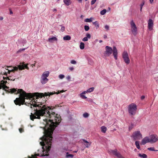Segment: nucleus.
I'll return each mask as SVG.
<instances>
[{
	"mask_svg": "<svg viewBox=\"0 0 158 158\" xmlns=\"http://www.w3.org/2000/svg\"><path fill=\"white\" fill-rule=\"evenodd\" d=\"M85 145L86 147L88 148L89 146L90 145V144L89 143H86V144H85Z\"/></svg>",
	"mask_w": 158,
	"mask_h": 158,
	"instance_id": "43",
	"label": "nucleus"
},
{
	"mask_svg": "<svg viewBox=\"0 0 158 158\" xmlns=\"http://www.w3.org/2000/svg\"><path fill=\"white\" fill-rule=\"evenodd\" d=\"M136 109V105L133 103L131 104L128 106V112L132 115H134L135 114Z\"/></svg>",
	"mask_w": 158,
	"mask_h": 158,
	"instance_id": "4",
	"label": "nucleus"
},
{
	"mask_svg": "<svg viewBox=\"0 0 158 158\" xmlns=\"http://www.w3.org/2000/svg\"><path fill=\"white\" fill-rule=\"evenodd\" d=\"M106 9H104L101 11L100 14L102 15H104L106 13Z\"/></svg>",
	"mask_w": 158,
	"mask_h": 158,
	"instance_id": "26",
	"label": "nucleus"
},
{
	"mask_svg": "<svg viewBox=\"0 0 158 158\" xmlns=\"http://www.w3.org/2000/svg\"><path fill=\"white\" fill-rule=\"evenodd\" d=\"M64 75H62V74H60L59 75V77L61 79H62L64 78Z\"/></svg>",
	"mask_w": 158,
	"mask_h": 158,
	"instance_id": "34",
	"label": "nucleus"
},
{
	"mask_svg": "<svg viewBox=\"0 0 158 158\" xmlns=\"http://www.w3.org/2000/svg\"><path fill=\"white\" fill-rule=\"evenodd\" d=\"M138 156H139L141 158H147V155L146 154H143H143L139 153L138 154Z\"/></svg>",
	"mask_w": 158,
	"mask_h": 158,
	"instance_id": "19",
	"label": "nucleus"
},
{
	"mask_svg": "<svg viewBox=\"0 0 158 158\" xmlns=\"http://www.w3.org/2000/svg\"><path fill=\"white\" fill-rule=\"evenodd\" d=\"M19 131L20 133H21L24 131V130L23 128H20L19 129Z\"/></svg>",
	"mask_w": 158,
	"mask_h": 158,
	"instance_id": "37",
	"label": "nucleus"
},
{
	"mask_svg": "<svg viewBox=\"0 0 158 158\" xmlns=\"http://www.w3.org/2000/svg\"><path fill=\"white\" fill-rule=\"evenodd\" d=\"M94 87H91L89 89L86 91H85L86 92V93H90L93 92L94 91Z\"/></svg>",
	"mask_w": 158,
	"mask_h": 158,
	"instance_id": "22",
	"label": "nucleus"
},
{
	"mask_svg": "<svg viewBox=\"0 0 158 158\" xmlns=\"http://www.w3.org/2000/svg\"><path fill=\"white\" fill-rule=\"evenodd\" d=\"M65 27L64 26H62L61 27V28L60 29V31H62L63 32L65 31Z\"/></svg>",
	"mask_w": 158,
	"mask_h": 158,
	"instance_id": "36",
	"label": "nucleus"
},
{
	"mask_svg": "<svg viewBox=\"0 0 158 158\" xmlns=\"http://www.w3.org/2000/svg\"><path fill=\"white\" fill-rule=\"evenodd\" d=\"M28 65V64H24V62H23L22 63V64L19 65H18L19 69L20 70H22L26 69L28 70L29 69V68L27 66Z\"/></svg>",
	"mask_w": 158,
	"mask_h": 158,
	"instance_id": "10",
	"label": "nucleus"
},
{
	"mask_svg": "<svg viewBox=\"0 0 158 158\" xmlns=\"http://www.w3.org/2000/svg\"><path fill=\"white\" fill-rule=\"evenodd\" d=\"M149 137H144L142 140L141 144L144 145L147 143H150Z\"/></svg>",
	"mask_w": 158,
	"mask_h": 158,
	"instance_id": "12",
	"label": "nucleus"
},
{
	"mask_svg": "<svg viewBox=\"0 0 158 158\" xmlns=\"http://www.w3.org/2000/svg\"><path fill=\"white\" fill-rule=\"evenodd\" d=\"M3 19V18L2 17H0V20H2Z\"/></svg>",
	"mask_w": 158,
	"mask_h": 158,
	"instance_id": "49",
	"label": "nucleus"
},
{
	"mask_svg": "<svg viewBox=\"0 0 158 158\" xmlns=\"http://www.w3.org/2000/svg\"><path fill=\"white\" fill-rule=\"evenodd\" d=\"M85 48V44L83 42H81L80 45V48L81 49H83Z\"/></svg>",
	"mask_w": 158,
	"mask_h": 158,
	"instance_id": "24",
	"label": "nucleus"
},
{
	"mask_svg": "<svg viewBox=\"0 0 158 158\" xmlns=\"http://www.w3.org/2000/svg\"><path fill=\"white\" fill-rule=\"evenodd\" d=\"M24 1H26V0H24Z\"/></svg>",
	"mask_w": 158,
	"mask_h": 158,
	"instance_id": "60",
	"label": "nucleus"
},
{
	"mask_svg": "<svg viewBox=\"0 0 158 158\" xmlns=\"http://www.w3.org/2000/svg\"><path fill=\"white\" fill-rule=\"evenodd\" d=\"M58 1H60V0H57Z\"/></svg>",
	"mask_w": 158,
	"mask_h": 158,
	"instance_id": "59",
	"label": "nucleus"
},
{
	"mask_svg": "<svg viewBox=\"0 0 158 158\" xmlns=\"http://www.w3.org/2000/svg\"><path fill=\"white\" fill-rule=\"evenodd\" d=\"M83 140V141L84 142H85V143H89V142H87V141L85 140V139H84Z\"/></svg>",
	"mask_w": 158,
	"mask_h": 158,
	"instance_id": "47",
	"label": "nucleus"
},
{
	"mask_svg": "<svg viewBox=\"0 0 158 158\" xmlns=\"http://www.w3.org/2000/svg\"><path fill=\"white\" fill-rule=\"evenodd\" d=\"M71 63L73 64H76V62L74 60H72L71 61Z\"/></svg>",
	"mask_w": 158,
	"mask_h": 158,
	"instance_id": "35",
	"label": "nucleus"
},
{
	"mask_svg": "<svg viewBox=\"0 0 158 158\" xmlns=\"http://www.w3.org/2000/svg\"><path fill=\"white\" fill-rule=\"evenodd\" d=\"M40 81L42 84H44L48 81V79L47 78V77L41 76Z\"/></svg>",
	"mask_w": 158,
	"mask_h": 158,
	"instance_id": "13",
	"label": "nucleus"
},
{
	"mask_svg": "<svg viewBox=\"0 0 158 158\" xmlns=\"http://www.w3.org/2000/svg\"><path fill=\"white\" fill-rule=\"evenodd\" d=\"M11 71H12V70H8V73H10V72Z\"/></svg>",
	"mask_w": 158,
	"mask_h": 158,
	"instance_id": "53",
	"label": "nucleus"
},
{
	"mask_svg": "<svg viewBox=\"0 0 158 158\" xmlns=\"http://www.w3.org/2000/svg\"><path fill=\"white\" fill-rule=\"evenodd\" d=\"M84 28L85 31H88L89 29V26L85 25L84 26Z\"/></svg>",
	"mask_w": 158,
	"mask_h": 158,
	"instance_id": "29",
	"label": "nucleus"
},
{
	"mask_svg": "<svg viewBox=\"0 0 158 158\" xmlns=\"http://www.w3.org/2000/svg\"><path fill=\"white\" fill-rule=\"evenodd\" d=\"M107 36L106 35H104V38L105 39L107 38Z\"/></svg>",
	"mask_w": 158,
	"mask_h": 158,
	"instance_id": "52",
	"label": "nucleus"
},
{
	"mask_svg": "<svg viewBox=\"0 0 158 158\" xmlns=\"http://www.w3.org/2000/svg\"><path fill=\"white\" fill-rule=\"evenodd\" d=\"M73 156V155L72 154H67L66 155V157H71L72 158Z\"/></svg>",
	"mask_w": 158,
	"mask_h": 158,
	"instance_id": "38",
	"label": "nucleus"
},
{
	"mask_svg": "<svg viewBox=\"0 0 158 158\" xmlns=\"http://www.w3.org/2000/svg\"><path fill=\"white\" fill-rule=\"evenodd\" d=\"M26 49V48H20L17 51V52L19 53L22 51H23L25 50Z\"/></svg>",
	"mask_w": 158,
	"mask_h": 158,
	"instance_id": "33",
	"label": "nucleus"
},
{
	"mask_svg": "<svg viewBox=\"0 0 158 158\" xmlns=\"http://www.w3.org/2000/svg\"><path fill=\"white\" fill-rule=\"evenodd\" d=\"M87 0H85V1H87Z\"/></svg>",
	"mask_w": 158,
	"mask_h": 158,
	"instance_id": "61",
	"label": "nucleus"
},
{
	"mask_svg": "<svg viewBox=\"0 0 158 158\" xmlns=\"http://www.w3.org/2000/svg\"><path fill=\"white\" fill-rule=\"evenodd\" d=\"M66 78L68 80H69L71 79V77L69 76H68L66 77Z\"/></svg>",
	"mask_w": 158,
	"mask_h": 158,
	"instance_id": "44",
	"label": "nucleus"
},
{
	"mask_svg": "<svg viewBox=\"0 0 158 158\" xmlns=\"http://www.w3.org/2000/svg\"><path fill=\"white\" fill-rule=\"evenodd\" d=\"M133 126L132 124L129 127V131H130L133 128Z\"/></svg>",
	"mask_w": 158,
	"mask_h": 158,
	"instance_id": "41",
	"label": "nucleus"
},
{
	"mask_svg": "<svg viewBox=\"0 0 158 158\" xmlns=\"http://www.w3.org/2000/svg\"><path fill=\"white\" fill-rule=\"evenodd\" d=\"M106 51L104 52V55L105 56H109L113 52V55L115 60L117 59L118 52L116 47L114 46L112 48L108 46H106L105 47Z\"/></svg>",
	"mask_w": 158,
	"mask_h": 158,
	"instance_id": "2",
	"label": "nucleus"
},
{
	"mask_svg": "<svg viewBox=\"0 0 158 158\" xmlns=\"http://www.w3.org/2000/svg\"><path fill=\"white\" fill-rule=\"evenodd\" d=\"M18 69H19L18 66V67H14V69L12 70V72H14L15 71H17L18 70Z\"/></svg>",
	"mask_w": 158,
	"mask_h": 158,
	"instance_id": "32",
	"label": "nucleus"
},
{
	"mask_svg": "<svg viewBox=\"0 0 158 158\" xmlns=\"http://www.w3.org/2000/svg\"><path fill=\"white\" fill-rule=\"evenodd\" d=\"M92 18H90V19H86L85 20V21L86 22H90L92 21Z\"/></svg>",
	"mask_w": 158,
	"mask_h": 158,
	"instance_id": "27",
	"label": "nucleus"
},
{
	"mask_svg": "<svg viewBox=\"0 0 158 158\" xmlns=\"http://www.w3.org/2000/svg\"><path fill=\"white\" fill-rule=\"evenodd\" d=\"M135 144L137 148L139 149L140 148V147L139 144V142L138 141H136L135 142Z\"/></svg>",
	"mask_w": 158,
	"mask_h": 158,
	"instance_id": "25",
	"label": "nucleus"
},
{
	"mask_svg": "<svg viewBox=\"0 0 158 158\" xmlns=\"http://www.w3.org/2000/svg\"><path fill=\"white\" fill-rule=\"evenodd\" d=\"M153 23L152 20L151 19H149L148 22V27L150 30H152V29Z\"/></svg>",
	"mask_w": 158,
	"mask_h": 158,
	"instance_id": "11",
	"label": "nucleus"
},
{
	"mask_svg": "<svg viewBox=\"0 0 158 158\" xmlns=\"http://www.w3.org/2000/svg\"><path fill=\"white\" fill-rule=\"evenodd\" d=\"M10 14H13V12H12V11L11 10L10 11Z\"/></svg>",
	"mask_w": 158,
	"mask_h": 158,
	"instance_id": "55",
	"label": "nucleus"
},
{
	"mask_svg": "<svg viewBox=\"0 0 158 158\" xmlns=\"http://www.w3.org/2000/svg\"><path fill=\"white\" fill-rule=\"evenodd\" d=\"M131 137H133L134 140H139L142 138V135L140 131H137L133 133Z\"/></svg>",
	"mask_w": 158,
	"mask_h": 158,
	"instance_id": "5",
	"label": "nucleus"
},
{
	"mask_svg": "<svg viewBox=\"0 0 158 158\" xmlns=\"http://www.w3.org/2000/svg\"><path fill=\"white\" fill-rule=\"evenodd\" d=\"M6 78H8V79L10 80H13V81H14L15 79H13L12 77H6Z\"/></svg>",
	"mask_w": 158,
	"mask_h": 158,
	"instance_id": "39",
	"label": "nucleus"
},
{
	"mask_svg": "<svg viewBox=\"0 0 158 158\" xmlns=\"http://www.w3.org/2000/svg\"><path fill=\"white\" fill-rule=\"evenodd\" d=\"M49 74V72L48 71H46L44 72L42 74V76L44 77H48Z\"/></svg>",
	"mask_w": 158,
	"mask_h": 158,
	"instance_id": "17",
	"label": "nucleus"
},
{
	"mask_svg": "<svg viewBox=\"0 0 158 158\" xmlns=\"http://www.w3.org/2000/svg\"><path fill=\"white\" fill-rule=\"evenodd\" d=\"M82 0H78V1L80 2H81Z\"/></svg>",
	"mask_w": 158,
	"mask_h": 158,
	"instance_id": "54",
	"label": "nucleus"
},
{
	"mask_svg": "<svg viewBox=\"0 0 158 158\" xmlns=\"http://www.w3.org/2000/svg\"><path fill=\"white\" fill-rule=\"evenodd\" d=\"M86 92L84 91L83 92L81 93L80 94V97L82 99H86L87 98V97H86L85 95L84 94H86Z\"/></svg>",
	"mask_w": 158,
	"mask_h": 158,
	"instance_id": "16",
	"label": "nucleus"
},
{
	"mask_svg": "<svg viewBox=\"0 0 158 158\" xmlns=\"http://www.w3.org/2000/svg\"><path fill=\"white\" fill-rule=\"evenodd\" d=\"M144 2H143L140 5V10L141 11H142L143 6L144 5Z\"/></svg>",
	"mask_w": 158,
	"mask_h": 158,
	"instance_id": "30",
	"label": "nucleus"
},
{
	"mask_svg": "<svg viewBox=\"0 0 158 158\" xmlns=\"http://www.w3.org/2000/svg\"><path fill=\"white\" fill-rule=\"evenodd\" d=\"M123 58L124 61L127 64H128L130 61L128 54L126 51H124L123 54Z\"/></svg>",
	"mask_w": 158,
	"mask_h": 158,
	"instance_id": "8",
	"label": "nucleus"
},
{
	"mask_svg": "<svg viewBox=\"0 0 158 158\" xmlns=\"http://www.w3.org/2000/svg\"><path fill=\"white\" fill-rule=\"evenodd\" d=\"M99 42L100 43H101L102 42V40H100L99 41Z\"/></svg>",
	"mask_w": 158,
	"mask_h": 158,
	"instance_id": "56",
	"label": "nucleus"
},
{
	"mask_svg": "<svg viewBox=\"0 0 158 158\" xmlns=\"http://www.w3.org/2000/svg\"><path fill=\"white\" fill-rule=\"evenodd\" d=\"M151 143H155L158 140V137L156 135H152L149 136Z\"/></svg>",
	"mask_w": 158,
	"mask_h": 158,
	"instance_id": "9",
	"label": "nucleus"
},
{
	"mask_svg": "<svg viewBox=\"0 0 158 158\" xmlns=\"http://www.w3.org/2000/svg\"><path fill=\"white\" fill-rule=\"evenodd\" d=\"M106 128L105 126H102L101 127V131L103 133H106Z\"/></svg>",
	"mask_w": 158,
	"mask_h": 158,
	"instance_id": "20",
	"label": "nucleus"
},
{
	"mask_svg": "<svg viewBox=\"0 0 158 158\" xmlns=\"http://www.w3.org/2000/svg\"><path fill=\"white\" fill-rule=\"evenodd\" d=\"M71 37L70 36L67 35L64 37L63 39L64 40H69L71 39Z\"/></svg>",
	"mask_w": 158,
	"mask_h": 158,
	"instance_id": "21",
	"label": "nucleus"
},
{
	"mask_svg": "<svg viewBox=\"0 0 158 158\" xmlns=\"http://www.w3.org/2000/svg\"><path fill=\"white\" fill-rule=\"evenodd\" d=\"M64 3L67 6H69L71 3V1L70 0H63Z\"/></svg>",
	"mask_w": 158,
	"mask_h": 158,
	"instance_id": "15",
	"label": "nucleus"
},
{
	"mask_svg": "<svg viewBox=\"0 0 158 158\" xmlns=\"http://www.w3.org/2000/svg\"><path fill=\"white\" fill-rule=\"evenodd\" d=\"M148 149L149 151H158V150H155L154 148V147H150L148 148Z\"/></svg>",
	"mask_w": 158,
	"mask_h": 158,
	"instance_id": "28",
	"label": "nucleus"
},
{
	"mask_svg": "<svg viewBox=\"0 0 158 158\" xmlns=\"http://www.w3.org/2000/svg\"><path fill=\"white\" fill-rule=\"evenodd\" d=\"M64 92V90H62L60 91H58L57 92H56L55 91H53L52 92H45L44 93H35L34 94V97H35L36 98H42L43 97H45L46 98H47V97H49L51 95H52L54 94H58L60 93H63Z\"/></svg>",
	"mask_w": 158,
	"mask_h": 158,
	"instance_id": "3",
	"label": "nucleus"
},
{
	"mask_svg": "<svg viewBox=\"0 0 158 158\" xmlns=\"http://www.w3.org/2000/svg\"><path fill=\"white\" fill-rule=\"evenodd\" d=\"M35 64H32L31 65V67H33L34 66H35Z\"/></svg>",
	"mask_w": 158,
	"mask_h": 158,
	"instance_id": "50",
	"label": "nucleus"
},
{
	"mask_svg": "<svg viewBox=\"0 0 158 158\" xmlns=\"http://www.w3.org/2000/svg\"><path fill=\"white\" fill-rule=\"evenodd\" d=\"M105 28L106 29L108 30L109 29V26L107 25H106Z\"/></svg>",
	"mask_w": 158,
	"mask_h": 158,
	"instance_id": "42",
	"label": "nucleus"
},
{
	"mask_svg": "<svg viewBox=\"0 0 158 158\" xmlns=\"http://www.w3.org/2000/svg\"><path fill=\"white\" fill-rule=\"evenodd\" d=\"M108 152L110 154H113L118 158H124L120 152H118L117 149H115L114 150L110 149L108 151Z\"/></svg>",
	"mask_w": 158,
	"mask_h": 158,
	"instance_id": "6",
	"label": "nucleus"
},
{
	"mask_svg": "<svg viewBox=\"0 0 158 158\" xmlns=\"http://www.w3.org/2000/svg\"><path fill=\"white\" fill-rule=\"evenodd\" d=\"M97 0H92L91 2V4L92 5H93L95 3Z\"/></svg>",
	"mask_w": 158,
	"mask_h": 158,
	"instance_id": "40",
	"label": "nucleus"
},
{
	"mask_svg": "<svg viewBox=\"0 0 158 158\" xmlns=\"http://www.w3.org/2000/svg\"><path fill=\"white\" fill-rule=\"evenodd\" d=\"M149 1L151 3H152L153 2V0H149Z\"/></svg>",
	"mask_w": 158,
	"mask_h": 158,
	"instance_id": "51",
	"label": "nucleus"
},
{
	"mask_svg": "<svg viewBox=\"0 0 158 158\" xmlns=\"http://www.w3.org/2000/svg\"><path fill=\"white\" fill-rule=\"evenodd\" d=\"M2 89L3 90L9 93H13L17 94H20L19 97L16 98L14 101L15 105L20 106L21 105L25 104L27 105V103L30 104V107L32 108V106L33 107H38L39 109H34L35 113L33 114L31 113L30 115V118L34 121V119H40L41 116H45L49 119L45 118L44 119L43 124L44 126L42 127L44 129V135L42 138V140L44 142H40V144L44 146L45 144L44 142L47 145V150H50L51 148V143L52 137V135L55 128L61 121V118L59 115L56 114L55 113L52 111L53 108L52 107L46 106L45 105H43L42 104H37L35 102L32 101V99H35L34 95L31 93H27L22 89L13 88L9 90V87L5 85L2 86Z\"/></svg>",
	"mask_w": 158,
	"mask_h": 158,
	"instance_id": "1",
	"label": "nucleus"
},
{
	"mask_svg": "<svg viewBox=\"0 0 158 158\" xmlns=\"http://www.w3.org/2000/svg\"><path fill=\"white\" fill-rule=\"evenodd\" d=\"M145 98V96H142L141 97V100H143Z\"/></svg>",
	"mask_w": 158,
	"mask_h": 158,
	"instance_id": "45",
	"label": "nucleus"
},
{
	"mask_svg": "<svg viewBox=\"0 0 158 158\" xmlns=\"http://www.w3.org/2000/svg\"><path fill=\"white\" fill-rule=\"evenodd\" d=\"M83 116L85 118L89 116V114L88 113H85L83 114Z\"/></svg>",
	"mask_w": 158,
	"mask_h": 158,
	"instance_id": "31",
	"label": "nucleus"
},
{
	"mask_svg": "<svg viewBox=\"0 0 158 158\" xmlns=\"http://www.w3.org/2000/svg\"><path fill=\"white\" fill-rule=\"evenodd\" d=\"M53 11H55V12H56L57 11V10L56 9H54L53 10Z\"/></svg>",
	"mask_w": 158,
	"mask_h": 158,
	"instance_id": "48",
	"label": "nucleus"
},
{
	"mask_svg": "<svg viewBox=\"0 0 158 158\" xmlns=\"http://www.w3.org/2000/svg\"><path fill=\"white\" fill-rule=\"evenodd\" d=\"M5 74V75H7V74L6 73Z\"/></svg>",
	"mask_w": 158,
	"mask_h": 158,
	"instance_id": "58",
	"label": "nucleus"
},
{
	"mask_svg": "<svg viewBox=\"0 0 158 158\" xmlns=\"http://www.w3.org/2000/svg\"><path fill=\"white\" fill-rule=\"evenodd\" d=\"M69 69L71 70V71H72L73 70V69H74V68L73 67H70L69 68Z\"/></svg>",
	"mask_w": 158,
	"mask_h": 158,
	"instance_id": "46",
	"label": "nucleus"
},
{
	"mask_svg": "<svg viewBox=\"0 0 158 158\" xmlns=\"http://www.w3.org/2000/svg\"><path fill=\"white\" fill-rule=\"evenodd\" d=\"M86 37H85L83 39L82 41H86L88 40V39H90L91 35L87 33L86 35Z\"/></svg>",
	"mask_w": 158,
	"mask_h": 158,
	"instance_id": "14",
	"label": "nucleus"
},
{
	"mask_svg": "<svg viewBox=\"0 0 158 158\" xmlns=\"http://www.w3.org/2000/svg\"><path fill=\"white\" fill-rule=\"evenodd\" d=\"M57 40V39L55 37H53L52 38H49L48 39V41L50 42H53L52 41H56Z\"/></svg>",
	"mask_w": 158,
	"mask_h": 158,
	"instance_id": "18",
	"label": "nucleus"
},
{
	"mask_svg": "<svg viewBox=\"0 0 158 158\" xmlns=\"http://www.w3.org/2000/svg\"><path fill=\"white\" fill-rule=\"evenodd\" d=\"M93 23L94 25L97 29H98L99 27V24L97 21L93 22Z\"/></svg>",
	"mask_w": 158,
	"mask_h": 158,
	"instance_id": "23",
	"label": "nucleus"
},
{
	"mask_svg": "<svg viewBox=\"0 0 158 158\" xmlns=\"http://www.w3.org/2000/svg\"><path fill=\"white\" fill-rule=\"evenodd\" d=\"M130 24L132 32L133 35H135L137 34V28L133 20H132L131 21Z\"/></svg>",
	"mask_w": 158,
	"mask_h": 158,
	"instance_id": "7",
	"label": "nucleus"
},
{
	"mask_svg": "<svg viewBox=\"0 0 158 158\" xmlns=\"http://www.w3.org/2000/svg\"><path fill=\"white\" fill-rule=\"evenodd\" d=\"M4 78V79H8V78H6V77H5L4 78V77H3Z\"/></svg>",
	"mask_w": 158,
	"mask_h": 158,
	"instance_id": "57",
	"label": "nucleus"
}]
</instances>
